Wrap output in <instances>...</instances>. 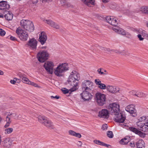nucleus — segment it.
<instances>
[{
	"label": "nucleus",
	"mask_w": 148,
	"mask_h": 148,
	"mask_svg": "<svg viewBox=\"0 0 148 148\" xmlns=\"http://www.w3.org/2000/svg\"><path fill=\"white\" fill-rule=\"evenodd\" d=\"M80 79V75L77 71H73L70 73L68 82L69 84L72 86L70 89L71 92L74 91L78 89L79 81Z\"/></svg>",
	"instance_id": "1"
},
{
	"label": "nucleus",
	"mask_w": 148,
	"mask_h": 148,
	"mask_svg": "<svg viewBox=\"0 0 148 148\" xmlns=\"http://www.w3.org/2000/svg\"><path fill=\"white\" fill-rule=\"evenodd\" d=\"M68 64L67 63H60L53 70L54 74L58 77L62 76L64 73L69 70Z\"/></svg>",
	"instance_id": "2"
},
{
	"label": "nucleus",
	"mask_w": 148,
	"mask_h": 148,
	"mask_svg": "<svg viewBox=\"0 0 148 148\" xmlns=\"http://www.w3.org/2000/svg\"><path fill=\"white\" fill-rule=\"evenodd\" d=\"M137 122L138 127L141 130L145 132L148 131V117L146 116H143L138 119Z\"/></svg>",
	"instance_id": "3"
},
{
	"label": "nucleus",
	"mask_w": 148,
	"mask_h": 148,
	"mask_svg": "<svg viewBox=\"0 0 148 148\" xmlns=\"http://www.w3.org/2000/svg\"><path fill=\"white\" fill-rule=\"evenodd\" d=\"M37 119L39 122L47 127L51 129L53 128L54 125L53 123L47 117L44 116L39 115Z\"/></svg>",
	"instance_id": "4"
},
{
	"label": "nucleus",
	"mask_w": 148,
	"mask_h": 148,
	"mask_svg": "<svg viewBox=\"0 0 148 148\" xmlns=\"http://www.w3.org/2000/svg\"><path fill=\"white\" fill-rule=\"evenodd\" d=\"M21 26L25 30L29 32H32L34 30L33 23L30 21L23 20L20 22Z\"/></svg>",
	"instance_id": "5"
},
{
	"label": "nucleus",
	"mask_w": 148,
	"mask_h": 148,
	"mask_svg": "<svg viewBox=\"0 0 148 148\" xmlns=\"http://www.w3.org/2000/svg\"><path fill=\"white\" fill-rule=\"evenodd\" d=\"M95 100L99 106H103L106 102V95L100 92H97L95 94Z\"/></svg>",
	"instance_id": "6"
},
{
	"label": "nucleus",
	"mask_w": 148,
	"mask_h": 148,
	"mask_svg": "<svg viewBox=\"0 0 148 148\" xmlns=\"http://www.w3.org/2000/svg\"><path fill=\"white\" fill-rule=\"evenodd\" d=\"M16 33L21 40L25 41L27 40L28 37L27 33L21 27H18L16 30Z\"/></svg>",
	"instance_id": "7"
},
{
	"label": "nucleus",
	"mask_w": 148,
	"mask_h": 148,
	"mask_svg": "<svg viewBox=\"0 0 148 148\" xmlns=\"http://www.w3.org/2000/svg\"><path fill=\"white\" fill-rule=\"evenodd\" d=\"M49 56L48 53L45 50L40 51L37 55L38 61L40 62H43L48 59Z\"/></svg>",
	"instance_id": "8"
},
{
	"label": "nucleus",
	"mask_w": 148,
	"mask_h": 148,
	"mask_svg": "<svg viewBox=\"0 0 148 148\" xmlns=\"http://www.w3.org/2000/svg\"><path fill=\"white\" fill-rule=\"evenodd\" d=\"M54 66V64L52 61H47L44 64V68L46 71L51 74H53Z\"/></svg>",
	"instance_id": "9"
},
{
	"label": "nucleus",
	"mask_w": 148,
	"mask_h": 148,
	"mask_svg": "<svg viewBox=\"0 0 148 148\" xmlns=\"http://www.w3.org/2000/svg\"><path fill=\"white\" fill-rule=\"evenodd\" d=\"M108 109L114 114L118 112H120L119 106L116 103H115L110 104L108 106Z\"/></svg>",
	"instance_id": "10"
},
{
	"label": "nucleus",
	"mask_w": 148,
	"mask_h": 148,
	"mask_svg": "<svg viewBox=\"0 0 148 148\" xmlns=\"http://www.w3.org/2000/svg\"><path fill=\"white\" fill-rule=\"evenodd\" d=\"M114 114V119L116 122L123 123L125 119V116L120 112H118Z\"/></svg>",
	"instance_id": "11"
},
{
	"label": "nucleus",
	"mask_w": 148,
	"mask_h": 148,
	"mask_svg": "<svg viewBox=\"0 0 148 148\" xmlns=\"http://www.w3.org/2000/svg\"><path fill=\"white\" fill-rule=\"evenodd\" d=\"M13 140L10 137L4 138L2 142L1 145L3 148H10L12 145Z\"/></svg>",
	"instance_id": "12"
},
{
	"label": "nucleus",
	"mask_w": 148,
	"mask_h": 148,
	"mask_svg": "<svg viewBox=\"0 0 148 148\" xmlns=\"http://www.w3.org/2000/svg\"><path fill=\"white\" fill-rule=\"evenodd\" d=\"M37 41L34 38L30 39L27 42L26 45L27 47L32 50H36L37 44Z\"/></svg>",
	"instance_id": "13"
},
{
	"label": "nucleus",
	"mask_w": 148,
	"mask_h": 148,
	"mask_svg": "<svg viewBox=\"0 0 148 148\" xmlns=\"http://www.w3.org/2000/svg\"><path fill=\"white\" fill-rule=\"evenodd\" d=\"M125 110L132 114V116H136L137 115V111L135 109V106L134 104H130L125 108Z\"/></svg>",
	"instance_id": "14"
},
{
	"label": "nucleus",
	"mask_w": 148,
	"mask_h": 148,
	"mask_svg": "<svg viewBox=\"0 0 148 148\" xmlns=\"http://www.w3.org/2000/svg\"><path fill=\"white\" fill-rule=\"evenodd\" d=\"M88 91L84 90L80 94L82 99L84 101H89L92 98V95Z\"/></svg>",
	"instance_id": "15"
},
{
	"label": "nucleus",
	"mask_w": 148,
	"mask_h": 148,
	"mask_svg": "<svg viewBox=\"0 0 148 148\" xmlns=\"http://www.w3.org/2000/svg\"><path fill=\"white\" fill-rule=\"evenodd\" d=\"M92 85V83L90 80H84L82 84V88L83 90L89 91Z\"/></svg>",
	"instance_id": "16"
},
{
	"label": "nucleus",
	"mask_w": 148,
	"mask_h": 148,
	"mask_svg": "<svg viewBox=\"0 0 148 148\" xmlns=\"http://www.w3.org/2000/svg\"><path fill=\"white\" fill-rule=\"evenodd\" d=\"M98 116L100 118L108 119L109 116V113L106 109H102L99 112Z\"/></svg>",
	"instance_id": "17"
},
{
	"label": "nucleus",
	"mask_w": 148,
	"mask_h": 148,
	"mask_svg": "<svg viewBox=\"0 0 148 148\" xmlns=\"http://www.w3.org/2000/svg\"><path fill=\"white\" fill-rule=\"evenodd\" d=\"M106 20L107 23L112 25L115 26L117 24L116 18L114 16H107L106 18Z\"/></svg>",
	"instance_id": "18"
},
{
	"label": "nucleus",
	"mask_w": 148,
	"mask_h": 148,
	"mask_svg": "<svg viewBox=\"0 0 148 148\" xmlns=\"http://www.w3.org/2000/svg\"><path fill=\"white\" fill-rule=\"evenodd\" d=\"M39 35L38 40L42 45H43L47 39L46 34L44 32H41Z\"/></svg>",
	"instance_id": "19"
},
{
	"label": "nucleus",
	"mask_w": 148,
	"mask_h": 148,
	"mask_svg": "<svg viewBox=\"0 0 148 148\" xmlns=\"http://www.w3.org/2000/svg\"><path fill=\"white\" fill-rule=\"evenodd\" d=\"M81 1L82 3L89 7H93L95 4V0H81Z\"/></svg>",
	"instance_id": "20"
},
{
	"label": "nucleus",
	"mask_w": 148,
	"mask_h": 148,
	"mask_svg": "<svg viewBox=\"0 0 148 148\" xmlns=\"http://www.w3.org/2000/svg\"><path fill=\"white\" fill-rule=\"evenodd\" d=\"M106 89L109 92L112 93H116L119 90V89L118 87L109 85L107 86Z\"/></svg>",
	"instance_id": "21"
},
{
	"label": "nucleus",
	"mask_w": 148,
	"mask_h": 148,
	"mask_svg": "<svg viewBox=\"0 0 148 148\" xmlns=\"http://www.w3.org/2000/svg\"><path fill=\"white\" fill-rule=\"evenodd\" d=\"M18 75L24 83L28 85L29 84L30 81L27 77V76L25 75L24 73H19Z\"/></svg>",
	"instance_id": "22"
},
{
	"label": "nucleus",
	"mask_w": 148,
	"mask_h": 148,
	"mask_svg": "<svg viewBox=\"0 0 148 148\" xmlns=\"http://www.w3.org/2000/svg\"><path fill=\"white\" fill-rule=\"evenodd\" d=\"M43 21L51 27L56 29H59L60 28V27L58 25L51 20L44 19L43 20Z\"/></svg>",
	"instance_id": "23"
},
{
	"label": "nucleus",
	"mask_w": 148,
	"mask_h": 148,
	"mask_svg": "<svg viewBox=\"0 0 148 148\" xmlns=\"http://www.w3.org/2000/svg\"><path fill=\"white\" fill-rule=\"evenodd\" d=\"M9 8L10 5L7 1H2L0 2V10H6Z\"/></svg>",
	"instance_id": "24"
},
{
	"label": "nucleus",
	"mask_w": 148,
	"mask_h": 148,
	"mask_svg": "<svg viewBox=\"0 0 148 148\" xmlns=\"http://www.w3.org/2000/svg\"><path fill=\"white\" fill-rule=\"evenodd\" d=\"M130 130L134 132L135 134L138 135L141 137H144V134L141 131L138 130L136 128L131 127L129 128Z\"/></svg>",
	"instance_id": "25"
},
{
	"label": "nucleus",
	"mask_w": 148,
	"mask_h": 148,
	"mask_svg": "<svg viewBox=\"0 0 148 148\" xmlns=\"http://www.w3.org/2000/svg\"><path fill=\"white\" fill-rule=\"evenodd\" d=\"M136 145L137 148H145V143L142 139H140L136 142Z\"/></svg>",
	"instance_id": "26"
},
{
	"label": "nucleus",
	"mask_w": 148,
	"mask_h": 148,
	"mask_svg": "<svg viewBox=\"0 0 148 148\" xmlns=\"http://www.w3.org/2000/svg\"><path fill=\"white\" fill-rule=\"evenodd\" d=\"M58 4L60 6H62L65 8H66L70 6V3L66 2L65 0H60L59 1Z\"/></svg>",
	"instance_id": "27"
},
{
	"label": "nucleus",
	"mask_w": 148,
	"mask_h": 148,
	"mask_svg": "<svg viewBox=\"0 0 148 148\" xmlns=\"http://www.w3.org/2000/svg\"><path fill=\"white\" fill-rule=\"evenodd\" d=\"M130 137L129 136H127L121 140L119 142L121 144L125 145L127 144L130 141Z\"/></svg>",
	"instance_id": "28"
},
{
	"label": "nucleus",
	"mask_w": 148,
	"mask_h": 148,
	"mask_svg": "<svg viewBox=\"0 0 148 148\" xmlns=\"http://www.w3.org/2000/svg\"><path fill=\"white\" fill-rule=\"evenodd\" d=\"M113 30L115 32L117 33L118 34L124 35H126V32L124 30L120 28H118V29L116 28H113Z\"/></svg>",
	"instance_id": "29"
},
{
	"label": "nucleus",
	"mask_w": 148,
	"mask_h": 148,
	"mask_svg": "<svg viewBox=\"0 0 148 148\" xmlns=\"http://www.w3.org/2000/svg\"><path fill=\"white\" fill-rule=\"evenodd\" d=\"M69 134L79 138H80L82 137V136L80 133H76L72 130L69 131Z\"/></svg>",
	"instance_id": "30"
},
{
	"label": "nucleus",
	"mask_w": 148,
	"mask_h": 148,
	"mask_svg": "<svg viewBox=\"0 0 148 148\" xmlns=\"http://www.w3.org/2000/svg\"><path fill=\"white\" fill-rule=\"evenodd\" d=\"M13 15L10 12H7V13L4 16L8 20H11L12 19Z\"/></svg>",
	"instance_id": "31"
},
{
	"label": "nucleus",
	"mask_w": 148,
	"mask_h": 148,
	"mask_svg": "<svg viewBox=\"0 0 148 148\" xmlns=\"http://www.w3.org/2000/svg\"><path fill=\"white\" fill-rule=\"evenodd\" d=\"M143 31H144V30L142 29H139L137 31V33L138 34L137 37L140 41L143 40L144 39L142 37V33L143 32Z\"/></svg>",
	"instance_id": "32"
},
{
	"label": "nucleus",
	"mask_w": 148,
	"mask_h": 148,
	"mask_svg": "<svg viewBox=\"0 0 148 148\" xmlns=\"http://www.w3.org/2000/svg\"><path fill=\"white\" fill-rule=\"evenodd\" d=\"M93 142L94 143L96 144L106 147H108V146H110L109 145L106 144L98 140H94Z\"/></svg>",
	"instance_id": "33"
},
{
	"label": "nucleus",
	"mask_w": 148,
	"mask_h": 148,
	"mask_svg": "<svg viewBox=\"0 0 148 148\" xmlns=\"http://www.w3.org/2000/svg\"><path fill=\"white\" fill-rule=\"evenodd\" d=\"M136 96L140 97H145L147 96L146 94L142 92L138 91H137L136 94Z\"/></svg>",
	"instance_id": "34"
},
{
	"label": "nucleus",
	"mask_w": 148,
	"mask_h": 148,
	"mask_svg": "<svg viewBox=\"0 0 148 148\" xmlns=\"http://www.w3.org/2000/svg\"><path fill=\"white\" fill-rule=\"evenodd\" d=\"M97 71L99 74L100 75H105L108 74V72L106 70L101 68L98 69Z\"/></svg>",
	"instance_id": "35"
},
{
	"label": "nucleus",
	"mask_w": 148,
	"mask_h": 148,
	"mask_svg": "<svg viewBox=\"0 0 148 148\" xmlns=\"http://www.w3.org/2000/svg\"><path fill=\"white\" fill-rule=\"evenodd\" d=\"M6 123L4 127L5 128H6L10 126V123L11 122V120L10 118L8 116H7L6 119Z\"/></svg>",
	"instance_id": "36"
},
{
	"label": "nucleus",
	"mask_w": 148,
	"mask_h": 148,
	"mask_svg": "<svg viewBox=\"0 0 148 148\" xmlns=\"http://www.w3.org/2000/svg\"><path fill=\"white\" fill-rule=\"evenodd\" d=\"M140 10L142 12L148 14V6L142 7L140 8Z\"/></svg>",
	"instance_id": "37"
},
{
	"label": "nucleus",
	"mask_w": 148,
	"mask_h": 148,
	"mask_svg": "<svg viewBox=\"0 0 148 148\" xmlns=\"http://www.w3.org/2000/svg\"><path fill=\"white\" fill-rule=\"evenodd\" d=\"M7 116H8L10 119L11 118L17 119L18 118V116H17V114L16 113H12L10 114H8Z\"/></svg>",
	"instance_id": "38"
},
{
	"label": "nucleus",
	"mask_w": 148,
	"mask_h": 148,
	"mask_svg": "<svg viewBox=\"0 0 148 148\" xmlns=\"http://www.w3.org/2000/svg\"><path fill=\"white\" fill-rule=\"evenodd\" d=\"M13 130L12 128H6L4 130V133L5 134H9L12 132Z\"/></svg>",
	"instance_id": "39"
},
{
	"label": "nucleus",
	"mask_w": 148,
	"mask_h": 148,
	"mask_svg": "<svg viewBox=\"0 0 148 148\" xmlns=\"http://www.w3.org/2000/svg\"><path fill=\"white\" fill-rule=\"evenodd\" d=\"M98 87L102 90L107 89V86L104 84L101 83L98 86Z\"/></svg>",
	"instance_id": "40"
},
{
	"label": "nucleus",
	"mask_w": 148,
	"mask_h": 148,
	"mask_svg": "<svg viewBox=\"0 0 148 148\" xmlns=\"http://www.w3.org/2000/svg\"><path fill=\"white\" fill-rule=\"evenodd\" d=\"M107 135L108 137L110 138H113L114 136L112 132L111 131H109L107 132Z\"/></svg>",
	"instance_id": "41"
},
{
	"label": "nucleus",
	"mask_w": 148,
	"mask_h": 148,
	"mask_svg": "<svg viewBox=\"0 0 148 148\" xmlns=\"http://www.w3.org/2000/svg\"><path fill=\"white\" fill-rule=\"evenodd\" d=\"M29 85H32L36 87L39 88H40V87L38 86L37 84L35 83L34 82H31V81H30L29 84Z\"/></svg>",
	"instance_id": "42"
},
{
	"label": "nucleus",
	"mask_w": 148,
	"mask_h": 148,
	"mask_svg": "<svg viewBox=\"0 0 148 148\" xmlns=\"http://www.w3.org/2000/svg\"><path fill=\"white\" fill-rule=\"evenodd\" d=\"M17 80L19 81V79L16 78H14L13 79L11 80L10 82L12 84H14Z\"/></svg>",
	"instance_id": "43"
},
{
	"label": "nucleus",
	"mask_w": 148,
	"mask_h": 148,
	"mask_svg": "<svg viewBox=\"0 0 148 148\" xmlns=\"http://www.w3.org/2000/svg\"><path fill=\"white\" fill-rule=\"evenodd\" d=\"M143 32L142 33V36L143 37H145L148 40V34L144 30Z\"/></svg>",
	"instance_id": "44"
},
{
	"label": "nucleus",
	"mask_w": 148,
	"mask_h": 148,
	"mask_svg": "<svg viewBox=\"0 0 148 148\" xmlns=\"http://www.w3.org/2000/svg\"><path fill=\"white\" fill-rule=\"evenodd\" d=\"M5 34V31L1 29H0V35L1 36H4Z\"/></svg>",
	"instance_id": "45"
},
{
	"label": "nucleus",
	"mask_w": 148,
	"mask_h": 148,
	"mask_svg": "<svg viewBox=\"0 0 148 148\" xmlns=\"http://www.w3.org/2000/svg\"><path fill=\"white\" fill-rule=\"evenodd\" d=\"M95 84L98 86L101 83V81L98 79H96L95 80Z\"/></svg>",
	"instance_id": "46"
},
{
	"label": "nucleus",
	"mask_w": 148,
	"mask_h": 148,
	"mask_svg": "<svg viewBox=\"0 0 148 148\" xmlns=\"http://www.w3.org/2000/svg\"><path fill=\"white\" fill-rule=\"evenodd\" d=\"M107 125L106 124H104L102 125L101 129L103 130H106L107 129Z\"/></svg>",
	"instance_id": "47"
},
{
	"label": "nucleus",
	"mask_w": 148,
	"mask_h": 148,
	"mask_svg": "<svg viewBox=\"0 0 148 148\" xmlns=\"http://www.w3.org/2000/svg\"><path fill=\"white\" fill-rule=\"evenodd\" d=\"M62 92L64 94H66L69 93V90L66 88H64V89L62 90Z\"/></svg>",
	"instance_id": "48"
},
{
	"label": "nucleus",
	"mask_w": 148,
	"mask_h": 148,
	"mask_svg": "<svg viewBox=\"0 0 148 148\" xmlns=\"http://www.w3.org/2000/svg\"><path fill=\"white\" fill-rule=\"evenodd\" d=\"M41 2L42 3H49V2H51L52 1V0H41Z\"/></svg>",
	"instance_id": "49"
},
{
	"label": "nucleus",
	"mask_w": 148,
	"mask_h": 148,
	"mask_svg": "<svg viewBox=\"0 0 148 148\" xmlns=\"http://www.w3.org/2000/svg\"><path fill=\"white\" fill-rule=\"evenodd\" d=\"M136 92L137 91L132 90L130 92V93L132 94L133 95L136 96V95H136Z\"/></svg>",
	"instance_id": "50"
},
{
	"label": "nucleus",
	"mask_w": 148,
	"mask_h": 148,
	"mask_svg": "<svg viewBox=\"0 0 148 148\" xmlns=\"http://www.w3.org/2000/svg\"><path fill=\"white\" fill-rule=\"evenodd\" d=\"M130 146L132 147H134L135 146L134 143V142H131L130 143Z\"/></svg>",
	"instance_id": "51"
},
{
	"label": "nucleus",
	"mask_w": 148,
	"mask_h": 148,
	"mask_svg": "<svg viewBox=\"0 0 148 148\" xmlns=\"http://www.w3.org/2000/svg\"><path fill=\"white\" fill-rule=\"evenodd\" d=\"M10 39L11 40H16V38L15 37H14L12 36H11L10 37Z\"/></svg>",
	"instance_id": "52"
},
{
	"label": "nucleus",
	"mask_w": 148,
	"mask_h": 148,
	"mask_svg": "<svg viewBox=\"0 0 148 148\" xmlns=\"http://www.w3.org/2000/svg\"><path fill=\"white\" fill-rule=\"evenodd\" d=\"M51 99H54V98H55V99H58L59 98H60V97L58 96H51Z\"/></svg>",
	"instance_id": "53"
},
{
	"label": "nucleus",
	"mask_w": 148,
	"mask_h": 148,
	"mask_svg": "<svg viewBox=\"0 0 148 148\" xmlns=\"http://www.w3.org/2000/svg\"><path fill=\"white\" fill-rule=\"evenodd\" d=\"M32 3L33 4H36L38 2V0H33L32 1Z\"/></svg>",
	"instance_id": "54"
},
{
	"label": "nucleus",
	"mask_w": 148,
	"mask_h": 148,
	"mask_svg": "<svg viewBox=\"0 0 148 148\" xmlns=\"http://www.w3.org/2000/svg\"><path fill=\"white\" fill-rule=\"evenodd\" d=\"M109 0H102L103 2L104 3H106L109 1Z\"/></svg>",
	"instance_id": "55"
},
{
	"label": "nucleus",
	"mask_w": 148,
	"mask_h": 148,
	"mask_svg": "<svg viewBox=\"0 0 148 148\" xmlns=\"http://www.w3.org/2000/svg\"><path fill=\"white\" fill-rule=\"evenodd\" d=\"M3 72L2 71L0 70V75H3Z\"/></svg>",
	"instance_id": "56"
},
{
	"label": "nucleus",
	"mask_w": 148,
	"mask_h": 148,
	"mask_svg": "<svg viewBox=\"0 0 148 148\" xmlns=\"http://www.w3.org/2000/svg\"><path fill=\"white\" fill-rule=\"evenodd\" d=\"M78 142L79 143V144H78V145H79L80 146H81L82 144V142L80 141H78Z\"/></svg>",
	"instance_id": "57"
},
{
	"label": "nucleus",
	"mask_w": 148,
	"mask_h": 148,
	"mask_svg": "<svg viewBox=\"0 0 148 148\" xmlns=\"http://www.w3.org/2000/svg\"><path fill=\"white\" fill-rule=\"evenodd\" d=\"M3 14L0 13V18H3Z\"/></svg>",
	"instance_id": "58"
},
{
	"label": "nucleus",
	"mask_w": 148,
	"mask_h": 148,
	"mask_svg": "<svg viewBox=\"0 0 148 148\" xmlns=\"http://www.w3.org/2000/svg\"><path fill=\"white\" fill-rule=\"evenodd\" d=\"M47 48L46 46L42 47H41L42 49H46Z\"/></svg>",
	"instance_id": "59"
},
{
	"label": "nucleus",
	"mask_w": 148,
	"mask_h": 148,
	"mask_svg": "<svg viewBox=\"0 0 148 148\" xmlns=\"http://www.w3.org/2000/svg\"><path fill=\"white\" fill-rule=\"evenodd\" d=\"M120 125L121 126V127H124L125 126L124 125L120 124Z\"/></svg>",
	"instance_id": "60"
},
{
	"label": "nucleus",
	"mask_w": 148,
	"mask_h": 148,
	"mask_svg": "<svg viewBox=\"0 0 148 148\" xmlns=\"http://www.w3.org/2000/svg\"><path fill=\"white\" fill-rule=\"evenodd\" d=\"M147 26L148 27V22H147Z\"/></svg>",
	"instance_id": "61"
}]
</instances>
